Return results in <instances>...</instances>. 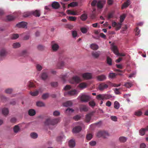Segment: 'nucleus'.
Masks as SVG:
<instances>
[{
	"mask_svg": "<svg viewBox=\"0 0 148 148\" xmlns=\"http://www.w3.org/2000/svg\"><path fill=\"white\" fill-rule=\"evenodd\" d=\"M60 121V118H57L53 119L48 118L46 119L45 122V125H55Z\"/></svg>",
	"mask_w": 148,
	"mask_h": 148,
	"instance_id": "1",
	"label": "nucleus"
},
{
	"mask_svg": "<svg viewBox=\"0 0 148 148\" xmlns=\"http://www.w3.org/2000/svg\"><path fill=\"white\" fill-rule=\"evenodd\" d=\"M109 135L108 133L104 131H99L97 134V136L99 138L103 137L104 138H106Z\"/></svg>",
	"mask_w": 148,
	"mask_h": 148,
	"instance_id": "2",
	"label": "nucleus"
},
{
	"mask_svg": "<svg viewBox=\"0 0 148 148\" xmlns=\"http://www.w3.org/2000/svg\"><path fill=\"white\" fill-rule=\"evenodd\" d=\"M81 101L86 102L88 101L90 99V97L85 94H82L79 97Z\"/></svg>",
	"mask_w": 148,
	"mask_h": 148,
	"instance_id": "3",
	"label": "nucleus"
},
{
	"mask_svg": "<svg viewBox=\"0 0 148 148\" xmlns=\"http://www.w3.org/2000/svg\"><path fill=\"white\" fill-rule=\"evenodd\" d=\"M112 50L114 53L116 55L122 56H124L125 55L123 53H120L119 52L116 46L115 45H112L111 47Z\"/></svg>",
	"mask_w": 148,
	"mask_h": 148,
	"instance_id": "4",
	"label": "nucleus"
},
{
	"mask_svg": "<svg viewBox=\"0 0 148 148\" xmlns=\"http://www.w3.org/2000/svg\"><path fill=\"white\" fill-rule=\"evenodd\" d=\"M81 81V80L79 77L77 76H73L69 81L70 83L71 84L77 83Z\"/></svg>",
	"mask_w": 148,
	"mask_h": 148,
	"instance_id": "5",
	"label": "nucleus"
},
{
	"mask_svg": "<svg viewBox=\"0 0 148 148\" xmlns=\"http://www.w3.org/2000/svg\"><path fill=\"white\" fill-rule=\"evenodd\" d=\"M106 2L105 0H99L97 3V7L99 8H102L105 4Z\"/></svg>",
	"mask_w": 148,
	"mask_h": 148,
	"instance_id": "6",
	"label": "nucleus"
},
{
	"mask_svg": "<svg viewBox=\"0 0 148 148\" xmlns=\"http://www.w3.org/2000/svg\"><path fill=\"white\" fill-rule=\"evenodd\" d=\"M108 87V86L107 84L104 83H102L99 84L98 86V88L99 90H103L107 88Z\"/></svg>",
	"mask_w": 148,
	"mask_h": 148,
	"instance_id": "7",
	"label": "nucleus"
},
{
	"mask_svg": "<svg viewBox=\"0 0 148 148\" xmlns=\"http://www.w3.org/2000/svg\"><path fill=\"white\" fill-rule=\"evenodd\" d=\"M31 15H33L36 17H39L40 15V12L39 10H36L31 11Z\"/></svg>",
	"mask_w": 148,
	"mask_h": 148,
	"instance_id": "8",
	"label": "nucleus"
},
{
	"mask_svg": "<svg viewBox=\"0 0 148 148\" xmlns=\"http://www.w3.org/2000/svg\"><path fill=\"white\" fill-rule=\"evenodd\" d=\"M27 23L24 21H22L20 22L16 25V26L18 27L24 28L27 26Z\"/></svg>",
	"mask_w": 148,
	"mask_h": 148,
	"instance_id": "9",
	"label": "nucleus"
},
{
	"mask_svg": "<svg viewBox=\"0 0 148 148\" xmlns=\"http://www.w3.org/2000/svg\"><path fill=\"white\" fill-rule=\"evenodd\" d=\"M96 78L99 81H103L105 80L106 79V76L103 74L98 75L96 77Z\"/></svg>",
	"mask_w": 148,
	"mask_h": 148,
	"instance_id": "10",
	"label": "nucleus"
},
{
	"mask_svg": "<svg viewBox=\"0 0 148 148\" xmlns=\"http://www.w3.org/2000/svg\"><path fill=\"white\" fill-rule=\"evenodd\" d=\"M83 77L86 79H90L92 78L91 74L89 73H86L82 74Z\"/></svg>",
	"mask_w": 148,
	"mask_h": 148,
	"instance_id": "11",
	"label": "nucleus"
},
{
	"mask_svg": "<svg viewBox=\"0 0 148 148\" xmlns=\"http://www.w3.org/2000/svg\"><path fill=\"white\" fill-rule=\"evenodd\" d=\"M92 56L95 58H98L100 55V52L99 51H92L91 53Z\"/></svg>",
	"mask_w": 148,
	"mask_h": 148,
	"instance_id": "12",
	"label": "nucleus"
},
{
	"mask_svg": "<svg viewBox=\"0 0 148 148\" xmlns=\"http://www.w3.org/2000/svg\"><path fill=\"white\" fill-rule=\"evenodd\" d=\"M7 54V52L4 49H2L0 50V57H3L5 56Z\"/></svg>",
	"mask_w": 148,
	"mask_h": 148,
	"instance_id": "13",
	"label": "nucleus"
},
{
	"mask_svg": "<svg viewBox=\"0 0 148 148\" xmlns=\"http://www.w3.org/2000/svg\"><path fill=\"white\" fill-rule=\"evenodd\" d=\"M92 113H90L86 115L85 121L87 122H89L91 119V118L92 115Z\"/></svg>",
	"mask_w": 148,
	"mask_h": 148,
	"instance_id": "14",
	"label": "nucleus"
},
{
	"mask_svg": "<svg viewBox=\"0 0 148 148\" xmlns=\"http://www.w3.org/2000/svg\"><path fill=\"white\" fill-rule=\"evenodd\" d=\"M82 129V127L80 126H77L73 128V131L74 133H77L80 132Z\"/></svg>",
	"mask_w": 148,
	"mask_h": 148,
	"instance_id": "15",
	"label": "nucleus"
},
{
	"mask_svg": "<svg viewBox=\"0 0 148 148\" xmlns=\"http://www.w3.org/2000/svg\"><path fill=\"white\" fill-rule=\"evenodd\" d=\"M51 6L52 8L54 9H58L60 7V5L57 2L54 1L52 3Z\"/></svg>",
	"mask_w": 148,
	"mask_h": 148,
	"instance_id": "16",
	"label": "nucleus"
},
{
	"mask_svg": "<svg viewBox=\"0 0 148 148\" xmlns=\"http://www.w3.org/2000/svg\"><path fill=\"white\" fill-rule=\"evenodd\" d=\"M80 111L87 112L88 110L87 107L85 105H81L79 107Z\"/></svg>",
	"mask_w": 148,
	"mask_h": 148,
	"instance_id": "17",
	"label": "nucleus"
},
{
	"mask_svg": "<svg viewBox=\"0 0 148 148\" xmlns=\"http://www.w3.org/2000/svg\"><path fill=\"white\" fill-rule=\"evenodd\" d=\"M40 77L42 80H45L47 78L48 75L47 73H46L43 72L41 73Z\"/></svg>",
	"mask_w": 148,
	"mask_h": 148,
	"instance_id": "18",
	"label": "nucleus"
},
{
	"mask_svg": "<svg viewBox=\"0 0 148 148\" xmlns=\"http://www.w3.org/2000/svg\"><path fill=\"white\" fill-rule=\"evenodd\" d=\"M69 145L70 148H73L75 146V142L74 140H71L69 142Z\"/></svg>",
	"mask_w": 148,
	"mask_h": 148,
	"instance_id": "19",
	"label": "nucleus"
},
{
	"mask_svg": "<svg viewBox=\"0 0 148 148\" xmlns=\"http://www.w3.org/2000/svg\"><path fill=\"white\" fill-rule=\"evenodd\" d=\"M16 17V16L13 15H9L7 16L6 19L8 21H12Z\"/></svg>",
	"mask_w": 148,
	"mask_h": 148,
	"instance_id": "20",
	"label": "nucleus"
},
{
	"mask_svg": "<svg viewBox=\"0 0 148 148\" xmlns=\"http://www.w3.org/2000/svg\"><path fill=\"white\" fill-rule=\"evenodd\" d=\"M68 94L70 95H73L77 94V92L75 90H73L68 92Z\"/></svg>",
	"mask_w": 148,
	"mask_h": 148,
	"instance_id": "21",
	"label": "nucleus"
},
{
	"mask_svg": "<svg viewBox=\"0 0 148 148\" xmlns=\"http://www.w3.org/2000/svg\"><path fill=\"white\" fill-rule=\"evenodd\" d=\"M59 47L58 45L56 43L52 44V48L53 51H57Z\"/></svg>",
	"mask_w": 148,
	"mask_h": 148,
	"instance_id": "22",
	"label": "nucleus"
},
{
	"mask_svg": "<svg viewBox=\"0 0 148 148\" xmlns=\"http://www.w3.org/2000/svg\"><path fill=\"white\" fill-rule=\"evenodd\" d=\"M130 4V1L129 0L127 1L126 2H124L121 8L122 9L126 8Z\"/></svg>",
	"mask_w": 148,
	"mask_h": 148,
	"instance_id": "23",
	"label": "nucleus"
},
{
	"mask_svg": "<svg viewBox=\"0 0 148 148\" xmlns=\"http://www.w3.org/2000/svg\"><path fill=\"white\" fill-rule=\"evenodd\" d=\"M2 113L3 115L5 116L7 115L9 113V110L6 108H3L2 110Z\"/></svg>",
	"mask_w": 148,
	"mask_h": 148,
	"instance_id": "24",
	"label": "nucleus"
},
{
	"mask_svg": "<svg viewBox=\"0 0 148 148\" xmlns=\"http://www.w3.org/2000/svg\"><path fill=\"white\" fill-rule=\"evenodd\" d=\"M96 98L99 100H104V94H100L97 95L96 97Z\"/></svg>",
	"mask_w": 148,
	"mask_h": 148,
	"instance_id": "25",
	"label": "nucleus"
},
{
	"mask_svg": "<svg viewBox=\"0 0 148 148\" xmlns=\"http://www.w3.org/2000/svg\"><path fill=\"white\" fill-rule=\"evenodd\" d=\"M36 113L35 111L33 109H30L28 111L29 115L30 116H34L36 114Z\"/></svg>",
	"mask_w": 148,
	"mask_h": 148,
	"instance_id": "26",
	"label": "nucleus"
},
{
	"mask_svg": "<svg viewBox=\"0 0 148 148\" xmlns=\"http://www.w3.org/2000/svg\"><path fill=\"white\" fill-rule=\"evenodd\" d=\"M88 17L87 15L86 14H82L80 17L81 19L83 21H86Z\"/></svg>",
	"mask_w": 148,
	"mask_h": 148,
	"instance_id": "27",
	"label": "nucleus"
},
{
	"mask_svg": "<svg viewBox=\"0 0 148 148\" xmlns=\"http://www.w3.org/2000/svg\"><path fill=\"white\" fill-rule=\"evenodd\" d=\"M127 140V138L124 136H121L119 139V142L122 143L125 142Z\"/></svg>",
	"mask_w": 148,
	"mask_h": 148,
	"instance_id": "28",
	"label": "nucleus"
},
{
	"mask_svg": "<svg viewBox=\"0 0 148 148\" xmlns=\"http://www.w3.org/2000/svg\"><path fill=\"white\" fill-rule=\"evenodd\" d=\"M91 48L93 50H97L99 48L98 45L95 44H92L90 45Z\"/></svg>",
	"mask_w": 148,
	"mask_h": 148,
	"instance_id": "29",
	"label": "nucleus"
},
{
	"mask_svg": "<svg viewBox=\"0 0 148 148\" xmlns=\"http://www.w3.org/2000/svg\"><path fill=\"white\" fill-rule=\"evenodd\" d=\"M89 28L88 27H82L80 28V30L83 34L86 33Z\"/></svg>",
	"mask_w": 148,
	"mask_h": 148,
	"instance_id": "30",
	"label": "nucleus"
},
{
	"mask_svg": "<svg viewBox=\"0 0 148 148\" xmlns=\"http://www.w3.org/2000/svg\"><path fill=\"white\" fill-rule=\"evenodd\" d=\"M72 105V103L71 101H69L64 103L63 104V106L65 107H69L71 106Z\"/></svg>",
	"mask_w": 148,
	"mask_h": 148,
	"instance_id": "31",
	"label": "nucleus"
},
{
	"mask_svg": "<svg viewBox=\"0 0 148 148\" xmlns=\"http://www.w3.org/2000/svg\"><path fill=\"white\" fill-rule=\"evenodd\" d=\"M31 16V11H27L23 14V16L24 17H27Z\"/></svg>",
	"mask_w": 148,
	"mask_h": 148,
	"instance_id": "32",
	"label": "nucleus"
},
{
	"mask_svg": "<svg viewBox=\"0 0 148 148\" xmlns=\"http://www.w3.org/2000/svg\"><path fill=\"white\" fill-rule=\"evenodd\" d=\"M64 65V63L63 61L59 62L57 65L58 69H61Z\"/></svg>",
	"mask_w": 148,
	"mask_h": 148,
	"instance_id": "33",
	"label": "nucleus"
},
{
	"mask_svg": "<svg viewBox=\"0 0 148 148\" xmlns=\"http://www.w3.org/2000/svg\"><path fill=\"white\" fill-rule=\"evenodd\" d=\"M13 130L15 133H17L20 130L19 126L18 125H15L13 128Z\"/></svg>",
	"mask_w": 148,
	"mask_h": 148,
	"instance_id": "34",
	"label": "nucleus"
},
{
	"mask_svg": "<svg viewBox=\"0 0 148 148\" xmlns=\"http://www.w3.org/2000/svg\"><path fill=\"white\" fill-rule=\"evenodd\" d=\"M79 87L82 89L84 88L87 87V84L85 83H81L79 84Z\"/></svg>",
	"mask_w": 148,
	"mask_h": 148,
	"instance_id": "35",
	"label": "nucleus"
},
{
	"mask_svg": "<svg viewBox=\"0 0 148 148\" xmlns=\"http://www.w3.org/2000/svg\"><path fill=\"white\" fill-rule=\"evenodd\" d=\"M12 46L13 48H16L20 47L21 45L19 42H15L13 44Z\"/></svg>",
	"mask_w": 148,
	"mask_h": 148,
	"instance_id": "36",
	"label": "nucleus"
},
{
	"mask_svg": "<svg viewBox=\"0 0 148 148\" xmlns=\"http://www.w3.org/2000/svg\"><path fill=\"white\" fill-rule=\"evenodd\" d=\"M107 64L111 66L112 65V59L109 57L108 56L107 58Z\"/></svg>",
	"mask_w": 148,
	"mask_h": 148,
	"instance_id": "37",
	"label": "nucleus"
},
{
	"mask_svg": "<svg viewBox=\"0 0 148 148\" xmlns=\"http://www.w3.org/2000/svg\"><path fill=\"white\" fill-rule=\"evenodd\" d=\"M39 93V92L38 90H36L34 92H30V94L33 96H37Z\"/></svg>",
	"mask_w": 148,
	"mask_h": 148,
	"instance_id": "38",
	"label": "nucleus"
},
{
	"mask_svg": "<svg viewBox=\"0 0 148 148\" xmlns=\"http://www.w3.org/2000/svg\"><path fill=\"white\" fill-rule=\"evenodd\" d=\"M119 103L117 101H115L114 103V107L116 109H118L119 108Z\"/></svg>",
	"mask_w": 148,
	"mask_h": 148,
	"instance_id": "39",
	"label": "nucleus"
},
{
	"mask_svg": "<svg viewBox=\"0 0 148 148\" xmlns=\"http://www.w3.org/2000/svg\"><path fill=\"white\" fill-rule=\"evenodd\" d=\"M36 105L39 107H43L45 106V104L42 102L39 101L36 102Z\"/></svg>",
	"mask_w": 148,
	"mask_h": 148,
	"instance_id": "40",
	"label": "nucleus"
},
{
	"mask_svg": "<svg viewBox=\"0 0 148 148\" xmlns=\"http://www.w3.org/2000/svg\"><path fill=\"white\" fill-rule=\"evenodd\" d=\"M78 5V3L77 2H72L68 5L69 7H74L77 6Z\"/></svg>",
	"mask_w": 148,
	"mask_h": 148,
	"instance_id": "41",
	"label": "nucleus"
},
{
	"mask_svg": "<svg viewBox=\"0 0 148 148\" xmlns=\"http://www.w3.org/2000/svg\"><path fill=\"white\" fill-rule=\"evenodd\" d=\"M53 115L55 116H59L60 115V112L58 110H55L53 112Z\"/></svg>",
	"mask_w": 148,
	"mask_h": 148,
	"instance_id": "42",
	"label": "nucleus"
},
{
	"mask_svg": "<svg viewBox=\"0 0 148 148\" xmlns=\"http://www.w3.org/2000/svg\"><path fill=\"white\" fill-rule=\"evenodd\" d=\"M67 11L68 13L69 14H70L73 15H78L77 13L74 11H71L70 10H68Z\"/></svg>",
	"mask_w": 148,
	"mask_h": 148,
	"instance_id": "43",
	"label": "nucleus"
},
{
	"mask_svg": "<svg viewBox=\"0 0 148 148\" xmlns=\"http://www.w3.org/2000/svg\"><path fill=\"white\" fill-rule=\"evenodd\" d=\"M30 136L32 138L35 139L37 138L38 135L37 133L32 132Z\"/></svg>",
	"mask_w": 148,
	"mask_h": 148,
	"instance_id": "44",
	"label": "nucleus"
},
{
	"mask_svg": "<svg viewBox=\"0 0 148 148\" xmlns=\"http://www.w3.org/2000/svg\"><path fill=\"white\" fill-rule=\"evenodd\" d=\"M104 96L105 99H109L112 98V96L110 94H104Z\"/></svg>",
	"mask_w": 148,
	"mask_h": 148,
	"instance_id": "45",
	"label": "nucleus"
},
{
	"mask_svg": "<svg viewBox=\"0 0 148 148\" xmlns=\"http://www.w3.org/2000/svg\"><path fill=\"white\" fill-rule=\"evenodd\" d=\"M117 74H116L115 73H110L109 75V77L111 78H114L115 77Z\"/></svg>",
	"mask_w": 148,
	"mask_h": 148,
	"instance_id": "46",
	"label": "nucleus"
},
{
	"mask_svg": "<svg viewBox=\"0 0 148 148\" xmlns=\"http://www.w3.org/2000/svg\"><path fill=\"white\" fill-rule=\"evenodd\" d=\"M68 20L71 21H75L77 18L75 16H70L68 17Z\"/></svg>",
	"mask_w": 148,
	"mask_h": 148,
	"instance_id": "47",
	"label": "nucleus"
},
{
	"mask_svg": "<svg viewBox=\"0 0 148 148\" xmlns=\"http://www.w3.org/2000/svg\"><path fill=\"white\" fill-rule=\"evenodd\" d=\"M125 14H123L120 16V23H122L124 20L125 17Z\"/></svg>",
	"mask_w": 148,
	"mask_h": 148,
	"instance_id": "48",
	"label": "nucleus"
},
{
	"mask_svg": "<svg viewBox=\"0 0 148 148\" xmlns=\"http://www.w3.org/2000/svg\"><path fill=\"white\" fill-rule=\"evenodd\" d=\"M145 132L144 128L141 129L139 131L140 134L141 136L144 135L145 133Z\"/></svg>",
	"mask_w": 148,
	"mask_h": 148,
	"instance_id": "49",
	"label": "nucleus"
},
{
	"mask_svg": "<svg viewBox=\"0 0 148 148\" xmlns=\"http://www.w3.org/2000/svg\"><path fill=\"white\" fill-rule=\"evenodd\" d=\"M92 136L91 134H88L86 135V138L88 140H90L92 138Z\"/></svg>",
	"mask_w": 148,
	"mask_h": 148,
	"instance_id": "50",
	"label": "nucleus"
},
{
	"mask_svg": "<svg viewBox=\"0 0 148 148\" xmlns=\"http://www.w3.org/2000/svg\"><path fill=\"white\" fill-rule=\"evenodd\" d=\"M121 23H118L116 26V30L117 31L119 30L121 27Z\"/></svg>",
	"mask_w": 148,
	"mask_h": 148,
	"instance_id": "51",
	"label": "nucleus"
},
{
	"mask_svg": "<svg viewBox=\"0 0 148 148\" xmlns=\"http://www.w3.org/2000/svg\"><path fill=\"white\" fill-rule=\"evenodd\" d=\"M74 111V110L72 109L68 108L66 110V112L68 114Z\"/></svg>",
	"mask_w": 148,
	"mask_h": 148,
	"instance_id": "52",
	"label": "nucleus"
},
{
	"mask_svg": "<svg viewBox=\"0 0 148 148\" xmlns=\"http://www.w3.org/2000/svg\"><path fill=\"white\" fill-rule=\"evenodd\" d=\"M124 86L127 88H129L132 86V84L130 83L127 82L124 85Z\"/></svg>",
	"mask_w": 148,
	"mask_h": 148,
	"instance_id": "53",
	"label": "nucleus"
},
{
	"mask_svg": "<svg viewBox=\"0 0 148 148\" xmlns=\"http://www.w3.org/2000/svg\"><path fill=\"white\" fill-rule=\"evenodd\" d=\"M36 68L38 71H40L42 70V67L40 64H38L36 66Z\"/></svg>",
	"mask_w": 148,
	"mask_h": 148,
	"instance_id": "54",
	"label": "nucleus"
},
{
	"mask_svg": "<svg viewBox=\"0 0 148 148\" xmlns=\"http://www.w3.org/2000/svg\"><path fill=\"white\" fill-rule=\"evenodd\" d=\"M49 96V94L48 93H45L42 95V98L45 99L47 98Z\"/></svg>",
	"mask_w": 148,
	"mask_h": 148,
	"instance_id": "55",
	"label": "nucleus"
},
{
	"mask_svg": "<svg viewBox=\"0 0 148 148\" xmlns=\"http://www.w3.org/2000/svg\"><path fill=\"white\" fill-rule=\"evenodd\" d=\"M140 30L139 29L138 27H136L135 29L136 35H138L140 34Z\"/></svg>",
	"mask_w": 148,
	"mask_h": 148,
	"instance_id": "56",
	"label": "nucleus"
},
{
	"mask_svg": "<svg viewBox=\"0 0 148 148\" xmlns=\"http://www.w3.org/2000/svg\"><path fill=\"white\" fill-rule=\"evenodd\" d=\"M89 105L91 107H94L95 105V102L93 101H90L89 102Z\"/></svg>",
	"mask_w": 148,
	"mask_h": 148,
	"instance_id": "57",
	"label": "nucleus"
},
{
	"mask_svg": "<svg viewBox=\"0 0 148 148\" xmlns=\"http://www.w3.org/2000/svg\"><path fill=\"white\" fill-rule=\"evenodd\" d=\"M19 37L18 34H14L11 37V39H15L18 38Z\"/></svg>",
	"mask_w": 148,
	"mask_h": 148,
	"instance_id": "58",
	"label": "nucleus"
},
{
	"mask_svg": "<svg viewBox=\"0 0 148 148\" xmlns=\"http://www.w3.org/2000/svg\"><path fill=\"white\" fill-rule=\"evenodd\" d=\"M35 86V85L33 82H29L28 83V87L29 88L34 87Z\"/></svg>",
	"mask_w": 148,
	"mask_h": 148,
	"instance_id": "59",
	"label": "nucleus"
},
{
	"mask_svg": "<svg viewBox=\"0 0 148 148\" xmlns=\"http://www.w3.org/2000/svg\"><path fill=\"white\" fill-rule=\"evenodd\" d=\"M89 144L91 146H94L96 145V142L95 141H91L89 143Z\"/></svg>",
	"mask_w": 148,
	"mask_h": 148,
	"instance_id": "60",
	"label": "nucleus"
},
{
	"mask_svg": "<svg viewBox=\"0 0 148 148\" xmlns=\"http://www.w3.org/2000/svg\"><path fill=\"white\" fill-rule=\"evenodd\" d=\"M12 89L8 88L5 90V92L8 94H10L12 92Z\"/></svg>",
	"mask_w": 148,
	"mask_h": 148,
	"instance_id": "61",
	"label": "nucleus"
},
{
	"mask_svg": "<svg viewBox=\"0 0 148 148\" xmlns=\"http://www.w3.org/2000/svg\"><path fill=\"white\" fill-rule=\"evenodd\" d=\"M37 48L38 50H42L44 49L45 47L42 45H39L38 46Z\"/></svg>",
	"mask_w": 148,
	"mask_h": 148,
	"instance_id": "62",
	"label": "nucleus"
},
{
	"mask_svg": "<svg viewBox=\"0 0 148 148\" xmlns=\"http://www.w3.org/2000/svg\"><path fill=\"white\" fill-rule=\"evenodd\" d=\"M80 118L81 117L80 116L77 115L74 116L73 119L75 121H78L80 119Z\"/></svg>",
	"mask_w": 148,
	"mask_h": 148,
	"instance_id": "63",
	"label": "nucleus"
},
{
	"mask_svg": "<svg viewBox=\"0 0 148 148\" xmlns=\"http://www.w3.org/2000/svg\"><path fill=\"white\" fill-rule=\"evenodd\" d=\"M142 114V112L140 111H138L135 112V114L137 116H140Z\"/></svg>",
	"mask_w": 148,
	"mask_h": 148,
	"instance_id": "64",
	"label": "nucleus"
}]
</instances>
